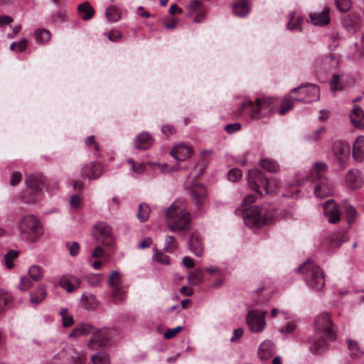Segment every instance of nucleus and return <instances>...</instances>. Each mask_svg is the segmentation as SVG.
<instances>
[{"mask_svg": "<svg viewBox=\"0 0 364 364\" xmlns=\"http://www.w3.org/2000/svg\"><path fill=\"white\" fill-rule=\"evenodd\" d=\"M315 337L309 339L310 350L316 354L325 351L328 345L327 341H333L336 338L333 324L328 314L318 315L314 321Z\"/></svg>", "mask_w": 364, "mask_h": 364, "instance_id": "1", "label": "nucleus"}, {"mask_svg": "<svg viewBox=\"0 0 364 364\" xmlns=\"http://www.w3.org/2000/svg\"><path fill=\"white\" fill-rule=\"evenodd\" d=\"M166 219L167 228L173 232L188 230L191 221V216L187 210V203L184 200H175L166 209Z\"/></svg>", "mask_w": 364, "mask_h": 364, "instance_id": "2", "label": "nucleus"}, {"mask_svg": "<svg viewBox=\"0 0 364 364\" xmlns=\"http://www.w3.org/2000/svg\"><path fill=\"white\" fill-rule=\"evenodd\" d=\"M274 100L272 98H255L252 100L249 98L241 105V109L244 114H248L251 119H258L271 113L274 109Z\"/></svg>", "mask_w": 364, "mask_h": 364, "instance_id": "3", "label": "nucleus"}, {"mask_svg": "<svg viewBox=\"0 0 364 364\" xmlns=\"http://www.w3.org/2000/svg\"><path fill=\"white\" fill-rule=\"evenodd\" d=\"M275 214L267 207L252 206L243 213V220L250 228H259L274 221Z\"/></svg>", "mask_w": 364, "mask_h": 364, "instance_id": "4", "label": "nucleus"}, {"mask_svg": "<svg viewBox=\"0 0 364 364\" xmlns=\"http://www.w3.org/2000/svg\"><path fill=\"white\" fill-rule=\"evenodd\" d=\"M327 166L325 163H316L313 169V175L317 184L314 188V194L317 198H325L331 195L333 191L332 182L326 177Z\"/></svg>", "mask_w": 364, "mask_h": 364, "instance_id": "5", "label": "nucleus"}, {"mask_svg": "<svg viewBox=\"0 0 364 364\" xmlns=\"http://www.w3.org/2000/svg\"><path fill=\"white\" fill-rule=\"evenodd\" d=\"M298 272L306 275L305 280L309 287L315 290H320L324 286L325 279L323 272L311 259L303 263L299 267Z\"/></svg>", "mask_w": 364, "mask_h": 364, "instance_id": "6", "label": "nucleus"}, {"mask_svg": "<svg viewBox=\"0 0 364 364\" xmlns=\"http://www.w3.org/2000/svg\"><path fill=\"white\" fill-rule=\"evenodd\" d=\"M21 233L31 241L36 240L43 234L42 226L38 218L33 215L23 216L18 223Z\"/></svg>", "mask_w": 364, "mask_h": 364, "instance_id": "7", "label": "nucleus"}, {"mask_svg": "<svg viewBox=\"0 0 364 364\" xmlns=\"http://www.w3.org/2000/svg\"><path fill=\"white\" fill-rule=\"evenodd\" d=\"M86 360V355L82 352H77L74 349L61 350L53 358V364H84Z\"/></svg>", "mask_w": 364, "mask_h": 364, "instance_id": "8", "label": "nucleus"}, {"mask_svg": "<svg viewBox=\"0 0 364 364\" xmlns=\"http://www.w3.org/2000/svg\"><path fill=\"white\" fill-rule=\"evenodd\" d=\"M92 235L98 243L106 247H110L114 241L112 228L105 222H99L94 225Z\"/></svg>", "mask_w": 364, "mask_h": 364, "instance_id": "9", "label": "nucleus"}, {"mask_svg": "<svg viewBox=\"0 0 364 364\" xmlns=\"http://www.w3.org/2000/svg\"><path fill=\"white\" fill-rule=\"evenodd\" d=\"M248 183L250 188L257 193L260 195L268 193L269 181L262 171L257 169L250 171Z\"/></svg>", "mask_w": 364, "mask_h": 364, "instance_id": "10", "label": "nucleus"}, {"mask_svg": "<svg viewBox=\"0 0 364 364\" xmlns=\"http://www.w3.org/2000/svg\"><path fill=\"white\" fill-rule=\"evenodd\" d=\"M91 337L87 342V348L92 350H97L100 348L106 347L111 337L109 331L106 328H95Z\"/></svg>", "mask_w": 364, "mask_h": 364, "instance_id": "11", "label": "nucleus"}, {"mask_svg": "<svg viewBox=\"0 0 364 364\" xmlns=\"http://www.w3.org/2000/svg\"><path fill=\"white\" fill-rule=\"evenodd\" d=\"M298 93L296 101L303 102H311L319 99L320 91L318 85L309 84L305 86H300L291 90V93Z\"/></svg>", "mask_w": 364, "mask_h": 364, "instance_id": "12", "label": "nucleus"}, {"mask_svg": "<svg viewBox=\"0 0 364 364\" xmlns=\"http://www.w3.org/2000/svg\"><path fill=\"white\" fill-rule=\"evenodd\" d=\"M264 311L250 310L246 318L247 324L252 333H260L266 327Z\"/></svg>", "mask_w": 364, "mask_h": 364, "instance_id": "13", "label": "nucleus"}, {"mask_svg": "<svg viewBox=\"0 0 364 364\" xmlns=\"http://www.w3.org/2000/svg\"><path fill=\"white\" fill-rule=\"evenodd\" d=\"M186 187L192 201L198 208H200L207 197L205 187L199 183H189L188 181L186 182Z\"/></svg>", "mask_w": 364, "mask_h": 364, "instance_id": "14", "label": "nucleus"}, {"mask_svg": "<svg viewBox=\"0 0 364 364\" xmlns=\"http://www.w3.org/2000/svg\"><path fill=\"white\" fill-rule=\"evenodd\" d=\"M345 181L348 188L355 190L363 186L364 183L363 176L359 170L351 169L346 173Z\"/></svg>", "mask_w": 364, "mask_h": 364, "instance_id": "15", "label": "nucleus"}, {"mask_svg": "<svg viewBox=\"0 0 364 364\" xmlns=\"http://www.w3.org/2000/svg\"><path fill=\"white\" fill-rule=\"evenodd\" d=\"M45 178L40 173L26 174L25 182L28 189L40 192L44 186Z\"/></svg>", "mask_w": 364, "mask_h": 364, "instance_id": "16", "label": "nucleus"}, {"mask_svg": "<svg viewBox=\"0 0 364 364\" xmlns=\"http://www.w3.org/2000/svg\"><path fill=\"white\" fill-rule=\"evenodd\" d=\"M275 352V346L272 341L265 340L261 343L257 349V356L262 361L269 360Z\"/></svg>", "mask_w": 364, "mask_h": 364, "instance_id": "17", "label": "nucleus"}, {"mask_svg": "<svg viewBox=\"0 0 364 364\" xmlns=\"http://www.w3.org/2000/svg\"><path fill=\"white\" fill-rule=\"evenodd\" d=\"M102 173V166L100 163H89L82 168V176L89 180L98 178Z\"/></svg>", "mask_w": 364, "mask_h": 364, "instance_id": "18", "label": "nucleus"}, {"mask_svg": "<svg viewBox=\"0 0 364 364\" xmlns=\"http://www.w3.org/2000/svg\"><path fill=\"white\" fill-rule=\"evenodd\" d=\"M323 213L329 223H336L340 220L338 210L334 200H328L323 205Z\"/></svg>", "mask_w": 364, "mask_h": 364, "instance_id": "19", "label": "nucleus"}, {"mask_svg": "<svg viewBox=\"0 0 364 364\" xmlns=\"http://www.w3.org/2000/svg\"><path fill=\"white\" fill-rule=\"evenodd\" d=\"M95 326L89 323H80L75 326L73 330L69 333L70 338H77L82 336L92 335Z\"/></svg>", "mask_w": 364, "mask_h": 364, "instance_id": "20", "label": "nucleus"}, {"mask_svg": "<svg viewBox=\"0 0 364 364\" xmlns=\"http://www.w3.org/2000/svg\"><path fill=\"white\" fill-rule=\"evenodd\" d=\"M349 117L354 127L360 129H364V112L360 106L356 105L353 106L349 114Z\"/></svg>", "mask_w": 364, "mask_h": 364, "instance_id": "21", "label": "nucleus"}, {"mask_svg": "<svg viewBox=\"0 0 364 364\" xmlns=\"http://www.w3.org/2000/svg\"><path fill=\"white\" fill-rule=\"evenodd\" d=\"M171 154L176 161H181L191 157L192 149L187 145L179 144L173 147Z\"/></svg>", "mask_w": 364, "mask_h": 364, "instance_id": "22", "label": "nucleus"}, {"mask_svg": "<svg viewBox=\"0 0 364 364\" xmlns=\"http://www.w3.org/2000/svg\"><path fill=\"white\" fill-rule=\"evenodd\" d=\"M329 9L326 8L322 11L312 13L309 15L311 22L315 26H326L329 23Z\"/></svg>", "mask_w": 364, "mask_h": 364, "instance_id": "23", "label": "nucleus"}, {"mask_svg": "<svg viewBox=\"0 0 364 364\" xmlns=\"http://www.w3.org/2000/svg\"><path fill=\"white\" fill-rule=\"evenodd\" d=\"M353 159L358 162L364 161V136H358L353 145Z\"/></svg>", "mask_w": 364, "mask_h": 364, "instance_id": "24", "label": "nucleus"}, {"mask_svg": "<svg viewBox=\"0 0 364 364\" xmlns=\"http://www.w3.org/2000/svg\"><path fill=\"white\" fill-rule=\"evenodd\" d=\"M153 143V139L148 132H142L137 135L134 144L137 149H147Z\"/></svg>", "mask_w": 364, "mask_h": 364, "instance_id": "25", "label": "nucleus"}, {"mask_svg": "<svg viewBox=\"0 0 364 364\" xmlns=\"http://www.w3.org/2000/svg\"><path fill=\"white\" fill-rule=\"evenodd\" d=\"M333 151L341 160H343L350 156L351 147L346 141H338L335 144Z\"/></svg>", "mask_w": 364, "mask_h": 364, "instance_id": "26", "label": "nucleus"}, {"mask_svg": "<svg viewBox=\"0 0 364 364\" xmlns=\"http://www.w3.org/2000/svg\"><path fill=\"white\" fill-rule=\"evenodd\" d=\"M46 286L41 284L31 293L30 301L32 304L38 305L46 299Z\"/></svg>", "mask_w": 364, "mask_h": 364, "instance_id": "27", "label": "nucleus"}, {"mask_svg": "<svg viewBox=\"0 0 364 364\" xmlns=\"http://www.w3.org/2000/svg\"><path fill=\"white\" fill-rule=\"evenodd\" d=\"M190 250L197 257H200L203 252V245L200 236L196 233H193L189 240Z\"/></svg>", "mask_w": 364, "mask_h": 364, "instance_id": "28", "label": "nucleus"}, {"mask_svg": "<svg viewBox=\"0 0 364 364\" xmlns=\"http://www.w3.org/2000/svg\"><path fill=\"white\" fill-rule=\"evenodd\" d=\"M81 303L83 308L87 310H94L98 306V301L95 296L92 294H82Z\"/></svg>", "mask_w": 364, "mask_h": 364, "instance_id": "29", "label": "nucleus"}, {"mask_svg": "<svg viewBox=\"0 0 364 364\" xmlns=\"http://www.w3.org/2000/svg\"><path fill=\"white\" fill-rule=\"evenodd\" d=\"M77 9L82 19L84 21L90 20L92 18L95 14L93 8L87 1H85L82 4H79Z\"/></svg>", "mask_w": 364, "mask_h": 364, "instance_id": "30", "label": "nucleus"}, {"mask_svg": "<svg viewBox=\"0 0 364 364\" xmlns=\"http://www.w3.org/2000/svg\"><path fill=\"white\" fill-rule=\"evenodd\" d=\"M13 299L11 294L4 289H0V314L11 306Z\"/></svg>", "mask_w": 364, "mask_h": 364, "instance_id": "31", "label": "nucleus"}, {"mask_svg": "<svg viewBox=\"0 0 364 364\" xmlns=\"http://www.w3.org/2000/svg\"><path fill=\"white\" fill-rule=\"evenodd\" d=\"M343 26L350 32H355L360 29V19L357 16H348L343 20Z\"/></svg>", "mask_w": 364, "mask_h": 364, "instance_id": "32", "label": "nucleus"}, {"mask_svg": "<svg viewBox=\"0 0 364 364\" xmlns=\"http://www.w3.org/2000/svg\"><path fill=\"white\" fill-rule=\"evenodd\" d=\"M303 23L302 18L294 12L290 15L289 22L287 24V28L291 31H301V23Z\"/></svg>", "mask_w": 364, "mask_h": 364, "instance_id": "33", "label": "nucleus"}, {"mask_svg": "<svg viewBox=\"0 0 364 364\" xmlns=\"http://www.w3.org/2000/svg\"><path fill=\"white\" fill-rule=\"evenodd\" d=\"M234 14L239 17L245 16L250 11V6L246 0H240L233 5Z\"/></svg>", "mask_w": 364, "mask_h": 364, "instance_id": "34", "label": "nucleus"}, {"mask_svg": "<svg viewBox=\"0 0 364 364\" xmlns=\"http://www.w3.org/2000/svg\"><path fill=\"white\" fill-rule=\"evenodd\" d=\"M296 97H294L292 96L284 97L282 100L281 106L277 111L278 113L280 115H284L291 110L294 106L293 102L296 101Z\"/></svg>", "mask_w": 364, "mask_h": 364, "instance_id": "35", "label": "nucleus"}, {"mask_svg": "<svg viewBox=\"0 0 364 364\" xmlns=\"http://www.w3.org/2000/svg\"><path fill=\"white\" fill-rule=\"evenodd\" d=\"M187 279L189 284L196 285L200 284L204 279V273L203 269H196L194 271H191L188 273Z\"/></svg>", "mask_w": 364, "mask_h": 364, "instance_id": "36", "label": "nucleus"}, {"mask_svg": "<svg viewBox=\"0 0 364 364\" xmlns=\"http://www.w3.org/2000/svg\"><path fill=\"white\" fill-rule=\"evenodd\" d=\"M105 16L109 21L117 22L121 18L122 14L118 7L115 6H109L105 11Z\"/></svg>", "mask_w": 364, "mask_h": 364, "instance_id": "37", "label": "nucleus"}, {"mask_svg": "<svg viewBox=\"0 0 364 364\" xmlns=\"http://www.w3.org/2000/svg\"><path fill=\"white\" fill-rule=\"evenodd\" d=\"M34 36L38 43L44 44L50 41L51 34L47 29L38 28L34 32Z\"/></svg>", "mask_w": 364, "mask_h": 364, "instance_id": "38", "label": "nucleus"}, {"mask_svg": "<svg viewBox=\"0 0 364 364\" xmlns=\"http://www.w3.org/2000/svg\"><path fill=\"white\" fill-rule=\"evenodd\" d=\"M40 192L28 189L21 196V200L26 203H34L40 198Z\"/></svg>", "mask_w": 364, "mask_h": 364, "instance_id": "39", "label": "nucleus"}, {"mask_svg": "<svg viewBox=\"0 0 364 364\" xmlns=\"http://www.w3.org/2000/svg\"><path fill=\"white\" fill-rule=\"evenodd\" d=\"M108 284L111 288L122 285V274L119 271H113L111 272L108 279Z\"/></svg>", "mask_w": 364, "mask_h": 364, "instance_id": "40", "label": "nucleus"}, {"mask_svg": "<svg viewBox=\"0 0 364 364\" xmlns=\"http://www.w3.org/2000/svg\"><path fill=\"white\" fill-rule=\"evenodd\" d=\"M43 269L38 265H32L28 269L29 277L35 282L40 281L43 278Z\"/></svg>", "mask_w": 364, "mask_h": 364, "instance_id": "41", "label": "nucleus"}, {"mask_svg": "<svg viewBox=\"0 0 364 364\" xmlns=\"http://www.w3.org/2000/svg\"><path fill=\"white\" fill-rule=\"evenodd\" d=\"M150 212L151 210L148 205L139 204L136 217L141 222H145L149 219Z\"/></svg>", "mask_w": 364, "mask_h": 364, "instance_id": "42", "label": "nucleus"}, {"mask_svg": "<svg viewBox=\"0 0 364 364\" xmlns=\"http://www.w3.org/2000/svg\"><path fill=\"white\" fill-rule=\"evenodd\" d=\"M188 10V16H191L196 12L203 11V3L200 0H191L186 6Z\"/></svg>", "mask_w": 364, "mask_h": 364, "instance_id": "43", "label": "nucleus"}, {"mask_svg": "<svg viewBox=\"0 0 364 364\" xmlns=\"http://www.w3.org/2000/svg\"><path fill=\"white\" fill-rule=\"evenodd\" d=\"M59 314L61 316L63 327H70L74 324V318L71 315L68 314V309L66 308H61Z\"/></svg>", "mask_w": 364, "mask_h": 364, "instance_id": "44", "label": "nucleus"}, {"mask_svg": "<svg viewBox=\"0 0 364 364\" xmlns=\"http://www.w3.org/2000/svg\"><path fill=\"white\" fill-rule=\"evenodd\" d=\"M347 343L352 357L359 358L363 354V351L356 341L349 339L347 341Z\"/></svg>", "mask_w": 364, "mask_h": 364, "instance_id": "45", "label": "nucleus"}, {"mask_svg": "<svg viewBox=\"0 0 364 364\" xmlns=\"http://www.w3.org/2000/svg\"><path fill=\"white\" fill-rule=\"evenodd\" d=\"M112 289V295L115 300L116 302L119 303L122 302L124 300V294L126 289L123 285L111 288Z\"/></svg>", "mask_w": 364, "mask_h": 364, "instance_id": "46", "label": "nucleus"}, {"mask_svg": "<svg viewBox=\"0 0 364 364\" xmlns=\"http://www.w3.org/2000/svg\"><path fill=\"white\" fill-rule=\"evenodd\" d=\"M18 256V252L16 250H9L4 257V264L6 268L12 269L14 267V261Z\"/></svg>", "mask_w": 364, "mask_h": 364, "instance_id": "47", "label": "nucleus"}, {"mask_svg": "<svg viewBox=\"0 0 364 364\" xmlns=\"http://www.w3.org/2000/svg\"><path fill=\"white\" fill-rule=\"evenodd\" d=\"M260 165L264 169L269 172L277 171L279 168L278 164L275 161L268 159H262L260 161Z\"/></svg>", "mask_w": 364, "mask_h": 364, "instance_id": "48", "label": "nucleus"}, {"mask_svg": "<svg viewBox=\"0 0 364 364\" xmlns=\"http://www.w3.org/2000/svg\"><path fill=\"white\" fill-rule=\"evenodd\" d=\"M94 364H109V358L105 352L96 353L92 357Z\"/></svg>", "mask_w": 364, "mask_h": 364, "instance_id": "49", "label": "nucleus"}, {"mask_svg": "<svg viewBox=\"0 0 364 364\" xmlns=\"http://www.w3.org/2000/svg\"><path fill=\"white\" fill-rule=\"evenodd\" d=\"M88 284L92 287H98L102 282L101 274H90L86 277Z\"/></svg>", "mask_w": 364, "mask_h": 364, "instance_id": "50", "label": "nucleus"}, {"mask_svg": "<svg viewBox=\"0 0 364 364\" xmlns=\"http://www.w3.org/2000/svg\"><path fill=\"white\" fill-rule=\"evenodd\" d=\"M177 248V243L173 236H168L166 238L164 249L168 252H173Z\"/></svg>", "mask_w": 364, "mask_h": 364, "instance_id": "51", "label": "nucleus"}, {"mask_svg": "<svg viewBox=\"0 0 364 364\" xmlns=\"http://www.w3.org/2000/svg\"><path fill=\"white\" fill-rule=\"evenodd\" d=\"M127 163L131 166L132 170L137 174L144 173L146 169V166L144 164H136L132 159H128Z\"/></svg>", "mask_w": 364, "mask_h": 364, "instance_id": "52", "label": "nucleus"}, {"mask_svg": "<svg viewBox=\"0 0 364 364\" xmlns=\"http://www.w3.org/2000/svg\"><path fill=\"white\" fill-rule=\"evenodd\" d=\"M32 287V282L31 281V279L23 276L20 278V282L18 285L17 288L21 291H25L28 289H29Z\"/></svg>", "mask_w": 364, "mask_h": 364, "instance_id": "53", "label": "nucleus"}, {"mask_svg": "<svg viewBox=\"0 0 364 364\" xmlns=\"http://www.w3.org/2000/svg\"><path fill=\"white\" fill-rule=\"evenodd\" d=\"M58 284L68 293L73 292L75 289L73 284L65 277L60 279Z\"/></svg>", "mask_w": 364, "mask_h": 364, "instance_id": "54", "label": "nucleus"}, {"mask_svg": "<svg viewBox=\"0 0 364 364\" xmlns=\"http://www.w3.org/2000/svg\"><path fill=\"white\" fill-rule=\"evenodd\" d=\"M345 211L348 223H353L357 216L355 208L350 205H347L345 207Z\"/></svg>", "mask_w": 364, "mask_h": 364, "instance_id": "55", "label": "nucleus"}, {"mask_svg": "<svg viewBox=\"0 0 364 364\" xmlns=\"http://www.w3.org/2000/svg\"><path fill=\"white\" fill-rule=\"evenodd\" d=\"M337 9L341 12H346L351 7L350 0H335Z\"/></svg>", "mask_w": 364, "mask_h": 364, "instance_id": "56", "label": "nucleus"}, {"mask_svg": "<svg viewBox=\"0 0 364 364\" xmlns=\"http://www.w3.org/2000/svg\"><path fill=\"white\" fill-rule=\"evenodd\" d=\"M242 177V171L239 168H233L228 173V178L232 182L237 181Z\"/></svg>", "mask_w": 364, "mask_h": 364, "instance_id": "57", "label": "nucleus"}, {"mask_svg": "<svg viewBox=\"0 0 364 364\" xmlns=\"http://www.w3.org/2000/svg\"><path fill=\"white\" fill-rule=\"evenodd\" d=\"M66 247L69 250L71 256H76L80 250V245L77 242H67Z\"/></svg>", "mask_w": 364, "mask_h": 364, "instance_id": "58", "label": "nucleus"}, {"mask_svg": "<svg viewBox=\"0 0 364 364\" xmlns=\"http://www.w3.org/2000/svg\"><path fill=\"white\" fill-rule=\"evenodd\" d=\"M154 259L164 264H168L170 263L169 257L162 252H156L154 256Z\"/></svg>", "mask_w": 364, "mask_h": 364, "instance_id": "59", "label": "nucleus"}, {"mask_svg": "<svg viewBox=\"0 0 364 364\" xmlns=\"http://www.w3.org/2000/svg\"><path fill=\"white\" fill-rule=\"evenodd\" d=\"M27 40L26 38H22L19 42L18 43H13L10 46V49L11 50H15L16 48H18L19 51H23L26 46H27Z\"/></svg>", "mask_w": 364, "mask_h": 364, "instance_id": "60", "label": "nucleus"}, {"mask_svg": "<svg viewBox=\"0 0 364 364\" xmlns=\"http://www.w3.org/2000/svg\"><path fill=\"white\" fill-rule=\"evenodd\" d=\"M183 327L182 326H177L173 328L168 329L164 336L166 339H171L176 336V335L179 333L181 331H182Z\"/></svg>", "mask_w": 364, "mask_h": 364, "instance_id": "61", "label": "nucleus"}, {"mask_svg": "<svg viewBox=\"0 0 364 364\" xmlns=\"http://www.w3.org/2000/svg\"><path fill=\"white\" fill-rule=\"evenodd\" d=\"M178 23V20L174 17H168L164 22L165 28L168 29H175Z\"/></svg>", "mask_w": 364, "mask_h": 364, "instance_id": "62", "label": "nucleus"}, {"mask_svg": "<svg viewBox=\"0 0 364 364\" xmlns=\"http://www.w3.org/2000/svg\"><path fill=\"white\" fill-rule=\"evenodd\" d=\"M82 203L81 198L77 195H73L70 197V205L73 208L78 209L80 208Z\"/></svg>", "mask_w": 364, "mask_h": 364, "instance_id": "63", "label": "nucleus"}, {"mask_svg": "<svg viewBox=\"0 0 364 364\" xmlns=\"http://www.w3.org/2000/svg\"><path fill=\"white\" fill-rule=\"evenodd\" d=\"M107 37L109 41L117 42L122 38V33L120 31L113 29L108 33Z\"/></svg>", "mask_w": 364, "mask_h": 364, "instance_id": "64", "label": "nucleus"}]
</instances>
